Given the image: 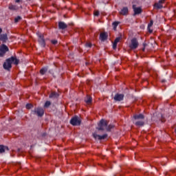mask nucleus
<instances>
[{
    "instance_id": "nucleus-1",
    "label": "nucleus",
    "mask_w": 176,
    "mask_h": 176,
    "mask_svg": "<svg viewBox=\"0 0 176 176\" xmlns=\"http://www.w3.org/2000/svg\"><path fill=\"white\" fill-rule=\"evenodd\" d=\"M20 60L16 58V56H12L6 60V61L3 63L4 69H10L12 68V63H14L15 65H18Z\"/></svg>"
},
{
    "instance_id": "nucleus-2",
    "label": "nucleus",
    "mask_w": 176,
    "mask_h": 176,
    "mask_svg": "<svg viewBox=\"0 0 176 176\" xmlns=\"http://www.w3.org/2000/svg\"><path fill=\"white\" fill-rule=\"evenodd\" d=\"M72 126H80V118L78 116L73 117L70 120Z\"/></svg>"
},
{
    "instance_id": "nucleus-3",
    "label": "nucleus",
    "mask_w": 176,
    "mask_h": 176,
    "mask_svg": "<svg viewBox=\"0 0 176 176\" xmlns=\"http://www.w3.org/2000/svg\"><path fill=\"white\" fill-rule=\"evenodd\" d=\"M138 40H137L135 38H133L131 41V44L129 45V47L131 50H135L137 47H138Z\"/></svg>"
},
{
    "instance_id": "nucleus-4",
    "label": "nucleus",
    "mask_w": 176,
    "mask_h": 176,
    "mask_svg": "<svg viewBox=\"0 0 176 176\" xmlns=\"http://www.w3.org/2000/svg\"><path fill=\"white\" fill-rule=\"evenodd\" d=\"M32 113L33 115H36L37 116H43V114L45 113V111L43 110V109L41 107H38L34 109L32 111Z\"/></svg>"
},
{
    "instance_id": "nucleus-5",
    "label": "nucleus",
    "mask_w": 176,
    "mask_h": 176,
    "mask_svg": "<svg viewBox=\"0 0 176 176\" xmlns=\"http://www.w3.org/2000/svg\"><path fill=\"white\" fill-rule=\"evenodd\" d=\"M107 126H108L107 120H101L98 124V130H101L102 131H103V130H107Z\"/></svg>"
},
{
    "instance_id": "nucleus-6",
    "label": "nucleus",
    "mask_w": 176,
    "mask_h": 176,
    "mask_svg": "<svg viewBox=\"0 0 176 176\" xmlns=\"http://www.w3.org/2000/svg\"><path fill=\"white\" fill-rule=\"evenodd\" d=\"M6 52H9V48L6 45L3 44L0 46V57H3L6 54Z\"/></svg>"
},
{
    "instance_id": "nucleus-7",
    "label": "nucleus",
    "mask_w": 176,
    "mask_h": 176,
    "mask_svg": "<svg viewBox=\"0 0 176 176\" xmlns=\"http://www.w3.org/2000/svg\"><path fill=\"white\" fill-rule=\"evenodd\" d=\"M37 35L38 36V43L43 47H45L46 46V43H45V38H43V34L42 33H37Z\"/></svg>"
},
{
    "instance_id": "nucleus-8",
    "label": "nucleus",
    "mask_w": 176,
    "mask_h": 176,
    "mask_svg": "<svg viewBox=\"0 0 176 176\" xmlns=\"http://www.w3.org/2000/svg\"><path fill=\"white\" fill-rule=\"evenodd\" d=\"M166 2V0H160L157 3L154 4L155 9H163V3Z\"/></svg>"
},
{
    "instance_id": "nucleus-9",
    "label": "nucleus",
    "mask_w": 176,
    "mask_h": 176,
    "mask_svg": "<svg viewBox=\"0 0 176 176\" xmlns=\"http://www.w3.org/2000/svg\"><path fill=\"white\" fill-rule=\"evenodd\" d=\"M133 9L134 12V16L137 14H141V13H142V9L141 8V7H137L135 5H133Z\"/></svg>"
},
{
    "instance_id": "nucleus-10",
    "label": "nucleus",
    "mask_w": 176,
    "mask_h": 176,
    "mask_svg": "<svg viewBox=\"0 0 176 176\" xmlns=\"http://www.w3.org/2000/svg\"><path fill=\"white\" fill-rule=\"evenodd\" d=\"M93 137L94 138H95V140H105V138H107L108 137L107 134H104L102 135H97V133H94L93 134Z\"/></svg>"
},
{
    "instance_id": "nucleus-11",
    "label": "nucleus",
    "mask_w": 176,
    "mask_h": 176,
    "mask_svg": "<svg viewBox=\"0 0 176 176\" xmlns=\"http://www.w3.org/2000/svg\"><path fill=\"white\" fill-rule=\"evenodd\" d=\"M124 98V95L122 94H116L114 96L115 101H123Z\"/></svg>"
},
{
    "instance_id": "nucleus-12",
    "label": "nucleus",
    "mask_w": 176,
    "mask_h": 176,
    "mask_svg": "<svg viewBox=\"0 0 176 176\" xmlns=\"http://www.w3.org/2000/svg\"><path fill=\"white\" fill-rule=\"evenodd\" d=\"M133 118L135 120H144L145 116L143 114H136L133 116Z\"/></svg>"
},
{
    "instance_id": "nucleus-13",
    "label": "nucleus",
    "mask_w": 176,
    "mask_h": 176,
    "mask_svg": "<svg viewBox=\"0 0 176 176\" xmlns=\"http://www.w3.org/2000/svg\"><path fill=\"white\" fill-rule=\"evenodd\" d=\"M129 13V8L127 7H124L121 11L120 12V14L122 16H126Z\"/></svg>"
},
{
    "instance_id": "nucleus-14",
    "label": "nucleus",
    "mask_w": 176,
    "mask_h": 176,
    "mask_svg": "<svg viewBox=\"0 0 176 176\" xmlns=\"http://www.w3.org/2000/svg\"><path fill=\"white\" fill-rule=\"evenodd\" d=\"M68 25L64 22H59L58 23V28L59 30H65Z\"/></svg>"
},
{
    "instance_id": "nucleus-15",
    "label": "nucleus",
    "mask_w": 176,
    "mask_h": 176,
    "mask_svg": "<svg viewBox=\"0 0 176 176\" xmlns=\"http://www.w3.org/2000/svg\"><path fill=\"white\" fill-rule=\"evenodd\" d=\"M107 38H108V35L105 32L100 33V41H107Z\"/></svg>"
},
{
    "instance_id": "nucleus-16",
    "label": "nucleus",
    "mask_w": 176,
    "mask_h": 176,
    "mask_svg": "<svg viewBox=\"0 0 176 176\" xmlns=\"http://www.w3.org/2000/svg\"><path fill=\"white\" fill-rule=\"evenodd\" d=\"M59 96L60 95H58V93L53 91L50 94L49 97L50 98H58Z\"/></svg>"
},
{
    "instance_id": "nucleus-17",
    "label": "nucleus",
    "mask_w": 176,
    "mask_h": 176,
    "mask_svg": "<svg viewBox=\"0 0 176 176\" xmlns=\"http://www.w3.org/2000/svg\"><path fill=\"white\" fill-rule=\"evenodd\" d=\"M120 39H122V38H120V37H117L115 39V41L113 44V49H114V50L116 49V47L118 46V42L120 41Z\"/></svg>"
},
{
    "instance_id": "nucleus-18",
    "label": "nucleus",
    "mask_w": 176,
    "mask_h": 176,
    "mask_svg": "<svg viewBox=\"0 0 176 176\" xmlns=\"http://www.w3.org/2000/svg\"><path fill=\"white\" fill-rule=\"evenodd\" d=\"M0 41H2L3 42H6V41H8V34H0Z\"/></svg>"
},
{
    "instance_id": "nucleus-19",
    "label": "nucleus",
    "mask_w": 176,
    "mask_h": 176,
    "mask_svg": "<svg viewBox=\"0 0 176 176\" xmlns=\"http://www.w3.org/2000/svg\"><path fill=\"white\" fill-rule=\"evenodd\" d=\"M135 126H138L139 127H142V126H144V124H145V122H144V120H140L137 121L135 123Z\"/></svg>"
},
{
    "instance_id": "nucleus-20",
    "label": "nucleus",
    "mask_w": 176,
    "mask_h": 176,
    "mask_svg": "<svg viewBox=\"0 0 176 176\" xmlns=\"http://www.w3.org/2000/svg\"><path fill=\"white\" fill-rule=\"evenodd\" d=\"M8 9H10V10H17L19 9V6L16 5L10 4Z\"/></svg>"
},
{
    "instance_id": "nucleus-21",
    "label": "nucleus",
    "mask_w": 176,
    "mask_h": 176,
    "mask_svg": "<svg viewBox=\"0 0 176 176\" xmlns=\"http://www.w3.org/2000/svg\"><path fill=\"white\" fill-rule=\"evenodd\" d=\"M6 150L9 151V148L3 145H0V153H3V152H5Z\"/></svg>"
},
{
    "instance_id": "nucleus-22",
    "label": "nucleus",
    "mask_w": 176,
    "mask_h": 176,
    "mask_svg": "<svg viewBox=\"0 0 176 176\" xmlns=\"http://www.w3.org/2000/svg\"><path fill=\"white\" fill-rule=\"evenodd\" d=\"M91 100H92V98L87 96V98L85 99V101L87 104H91Z\"/></svg>"
},
{
    "instance_id": "nucleus-23",
    "label": "nucleus",
    "mask_w": 176,
    "mask_h": 176,
    "mask_svg": "<svg viewBox=\"0 0 176 176\" xmlns=\"http://www.w3.org/2000/svg\"><path fill=\"white\" fill-rule=\"evenodd\" d=\"M47 72V67H43L40 70V74L41 75H45Z\"/></svg>"
},
{
    "instance_id": "nucleus-24",
    "label": "nucleus",
    "mask_w": 176,
    "mask_h": 176,
    "mask_svg": "<svg viewBox=\"0 0 176 176\" xmlns=\"http://www.w3.org/2000/svg\"><path fill=\"white\" fill-rule=\"evenodd\" d=\"M153 25V21L151 20L150 23L148 24V30L149 32H152V30H151V27Z\"/></svg>"
},
{
    "instance_id": "nucleus-25",
    "label": "nucleus",
    "mask_w": 176,
    "mask_h": 176,
    "mask_svg": "<svg viewBox=\"0 0 176 176\" xmlns=\"http://www.w3.org/2000/svg\"><path fill=\"white\" fill-rule=\"evenodd\" d=\"M119 23H120V22H118V21H115L113 23V30L115 31H116V28H118V25H119Z\"/></svg>"
},
{
    "instance_id": "nucleus-26",
    "label": "nucleus",
    "mask_w": 176,
    "mask_h": 176,
    "mask_svg": "<svg viewBox=\"0 0 176 176\" xmlns=\"http://www.w3.org/2000/svg\"><path fill=\"white\" fill-rule=\"evenodd\" d=\"M50 105H52V102H50V101H46L44 104V108H49Z\"/></svg>"
},
{
    "instance_id": "nucleus-27",
    "label": "nucleus",
    "mask_w": 176,
    "mask_h": 176,
    "mask_svg": "<svg viewBox=\"0 0 176 176\" xmlns=\"http://www.w3.org/2000/svg\"><path fill=\"white\" fill-rule=\"evenodd\" d=\"M111 129H113V125H112V124H110V125H107V128H106V130L107 131H111Z\"/></svg>"
},
{
    "instance_id": "nucleus-28",
    "label": "nucleus",
    "mask_w": 176,
    "mask_h": 176,
    "mask_svg": "<svg viewBox=\"0 0 176 176\" xmlns=\"http://www.w3.org/2000/svg\"><path fill=\"white\" fill-rule=\"evenodd\" d=\"M20 20H21V16H18L14 19V22L15 23H19L20 21Z\"/></svg>"
},
{
    "instance_id": "nucleus-29",
    "label": "nucleus",
    "mask_w": 176,
    "mask_h": 176,
    "mask_svg": "<svg viewBox=\"0 0 176 176\" xmlns=\"http://www.w3.org/2000/svg\"><path fill=\"white\" fill-rule=\"evenodd\" d=\"M27 109H31L32 108V104H26Z\"/></svg>"
},
{
    "instance_id": "nucleus-30",
    "label": "nucleus",
    "mask_w": 176,
    "mask_h": 176,
    "mask_svg": "<svg viewBox=\"0 0 176 176\" xmlns=\"http://www.w3.org/2000/svg\"><path fill=\"white\" fill-rule=\"evenodd\" d=\"M85 46H86V47H91V43H87L85 44Z\"/></svg>"
},
{
    "instance_id": "nucleus-31",
    "label": "nucleus",
    "mask_w": 176,
    "mask_h": 176,
    "mask_svg": "<svg viewBox=\"0 0 176 176\" xmlns=\"http://www.w3.org/2000/svg\"><path fill=\"white\" fill-rule=\"evenodd\" d=\"M57 41L56 40H52V43L53 44V45H57Z\"/></svg>"
},
{
    "instance_id": "nucleus-32",
    "label": "nucleus",
    "mask_w": 176,
    "mask_h": 176,
    "mask_svg": "<svg viewBox=\"0 0 176 176\" xmlns=\"http://www.w3.org/2000/svg\"><path fill=\"white\" fill-rule=\"evenodd\" d=\"M100 14V12L96 11L94 12V16H98Z\"/></svg>"
},
{
    "instance_id": "nucleus-33",
    "label": "nucleus",
    "mask_w": 176,
    "mask_h": 176,
    "mask_svg": "<svg viewBox=\"0 0 176 176\" xmlns=\"http://www.w3.org/2000/svg\"><path fill=\"white\" fill-rule=\"evenodd\" d=\"M144 48L142 49L143 52H145V47L146 46V43H143Z\"/></svg>"
},
{
    "instance_id": "nucleus-34",
    "label": "nucleus",
    "mask_w": 176,
    "mask_h": 176,
    "mask_svg": "<svg viewBox=\"0 0 176 176\" xmlns=\"http://www.w3.org/2000/svg\"><path fill=\"white\" fill-rule=\"evenodd\" d=\"M21 0H15V2H16V3H19V2H20Z\"/></svg>"
},
{
    "instance_id": "nucleus-35",
    "label": "nucleus",
    "mask_w": 176,
    "mask_h": 176,
    "mask_svg": "<svg viewBox=\"0 0 176 176\" xmlns=\"http://www.w3.org/2000/svg\"><path fill=\"white\" fill-rule=\"evenodd\" d=\"M2 32V29L0 28V34Z\"/></svg>"
}]
</instances>
